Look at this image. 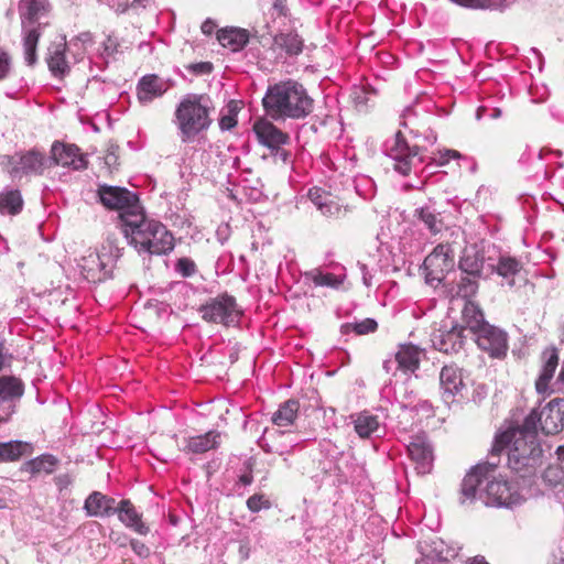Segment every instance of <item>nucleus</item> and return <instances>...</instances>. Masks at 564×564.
Segmentation results:
<instances>
[{"instance_id": "16", "label": "nucleus", "mask_w": 564, "mask_h": 564, "mask_svg": "<svg viewBox=\"0 0 564 564\" xmlns=\"http://www.w3.org/2000/svg\"><path fill=\"white\" fill-rule=\"evenodd\" d=\"M458 270L473 276H488L485 252L477 243L468 245L463 249Z\"/></svg>"}, {"instance_id": "25", "label": "nucleus", "mask_w": 564, "mask_h": 564, "mask_svg": "<svg viewBox=\"0 0 564 564\" xmlns=\"http://www.w3.org/2000/svg\"><path fill=\"white\" fill-rule=\"evenodd\" d=\"M248 30L240 28H225L217 31V40L224 47H230L232 52L242 50L249 43Z\"/></svg>"}, {"instance_id": "29", "label": "nucleus", "mask_w": 564, "mask_h": 564, "mask_svg": "<svg viewBox=\"0 0 564 564\" xmlns=\"http://www.w3.org/2000/svg\"><path fill=\"white\" fill-rule=\"evenodd\" d=\"M421 349L412 344H402L395 354L397 369L414 372L420 367Z\"/></svg>"}, {"instance_id": "55", "label": "nucleus", "mask_w": 564, "mask_h": 564, "mask_svg": "<svg viewBox=\"0 0 564 564\" xmlns=\"http://www.w3.org/2000/svg\"><path fill=\"white\" fill-rule=\"evenodd\" d=\"M130 546L140 557H148L150 555V549L139 540L132 539L130 541Z\"/></svg>"}, {"instance_id": "49", "label": "nucleus", "mask_w": 564, "mask_h": 564, "mask_svg": "<svg viewBox=\"0 0 564 564\" xmlns=\"http://www.w3.org/2000/svg\"><path fill=\"white\" fill-rule=\"evenodd\" d=\"M248 508L257 512L261 509H269L271 507V502L265 499V496H250L247 500Z\"/></svg>"}, {"instance_id": "18", "label": "nucleus", "mask_w": 564, "mask_h": 564, "mask_svg": "<svg viewBox=\"0 0 564 564\" xmlns=\"http://www.w3.org/2000/svg\"><path fill=\"white\" fill-rule=\"evenodd\" d=\"M21 30L37 26L40 19L47 15L52 6L48 0H20L18 4Z\"/></svg>"}, {"instance_id": "56", "label": "nucleus", "mask_w": 564, "mask_h": 564, "mask_svg": "<svg viewBox=\"0 0 564 564\" xmlns=\"http://www.w3.org/2000/svg\"><path fill=\"white\" fill-rule=\"evenodd\" d=\"M308 197L318 209L328 200V197L323 195L318 188L310 189Z\"/></svg>"}, {"instance_id": "42", "label": "nucleus", "mask_w": 564, "mask_h": 564, "mask_svg": "<svg viewBox=\"0 0 564 564\" xmlns=\"http://www.w3.org/2000/svg\"><path fill=\"white\" fill-rule=\"evenodd\" d=\"M378 329V323L375 318H365L361 322L356 323H345L340 326V333L343 335H347L350 332L356 333L357 335H367L370 333H375Z\"/></svg>"}, {"instance_id": "60", "label": "nucleus", "mask_w": 564, "mask_h": 564, "mask_svg": "<svg viewBox=\"0 0 564 564\" xmlns=\"http://www.w3.org/2000/svg\"><path fill=\"white\" fill-rule=\"evenodd\" d=\"M274 158L279 161H281L282 163L286 164L289 161H290V156H291V153L290 151L288 150H284L282 149L281 147H279L278 149H275L273 152H271Z\"/></svg>"}, {"instance_id": "61", "label": "nucleus", "mask_w": 564, "mask_h": 564, "mask_svg": "<svg viewBox=\"0 0 564 564\" xmlns=\"http://www.w3.org/2000/svg\"><path fill=\"white\" fill-rule=\"evenodd\" d=\"M239 111H240L239 102L237 100L231 99L227 104V113L226 115L231 116L237 119Z\"/></svg>"}, {"instance_id": "11", "label": "nucleus", "mask_w": 564, "mask_h": 564, "mask_svg": "<svg viewBox=\"0 0 564 564\" xmlns=\"http://www.w3.org/2000/svg\"><path fill=\"white\" fill-rule=\"evenodd\" d=\"M391 158L395 161L394 170L403 176H408L415 166V161L423 162V158L419 155L420 147H410L401 131L395 133V142L391 148Z\"/></svg>"}, {"instance_id": "20", "label": "nucleus", "mask_w": 564, "mask_h": 564, "mask_svg": "<svg viewBox=\"0 0 564 564\" xmlns=\"http://www.w3.org/2000/svg\"><path fill=\"white\" fill-rule=\"evenodd\" d=\"M19 165L9 170V174L12 177H17L20 174L42 175L45 167H48V158L41 151L32 149L20 155Z\"/></svg>"}, {"instance_id": "24", "label": "nucleus", "mask_w": 564, "mask_h": 564, "mask_svg": "<svg viewBox=\"0 0 564 564\" xmlns=\"http://www.w3.org/2000/svg\"><path fill=\"white\" fill-rule=\"evenodd\" d=\"M66 39L63 37V42L53 44L48 47L46 57L47 66L52 75L56 78H64L69 74L70 67L66 61Z\"/></svg>"}, {"instance_id": "33", "label": "nucleus", "mask_w": 564, "mask_h": 564, "mask_svg": "<svg viewBox=\"0 0 564 564\" xmlns=\"http://www.w3.org/2000/svg\"><path fill=\"white\" fill-rule=\"evenodd\" d=\"M539 429L541 430V417L538 409L531 410V412L524 417L523 422L516 427H511L509 433L512 436H521L533 440H539Z\"/></svg>"}, {"instance_id": "43", "label": "nucleus", "mask_w": 564, "mask_h": 564, "mask_svg": "<svg viewBox=\"0 0 564 564\" xmlns=\"http://www.w3.org/2000/svg\"><path fill=\"white\" fill-rule=\"evenodd\" d=\"M305 278L312 280L317 286L338 288L340 280L333 273H323L319 270H312L305 273Z\"/></svg>"}, {"instance_id": "15", "label": "nucleus", "mask_w": 564, "mask_h": 564, "mask_svg": "<svg viewBox=\"0 0 564 564\" xmlns=\"http://www.w3.org/2000/svg\"><path fill=\"white\" fill-rule=\"evenodd\" d=\"M466 388L463 380V370L456 366H444L440 372V389L442 399L449 404L457 395L463 397L462 391Z\"/></svg>"}, {"instance_id": "48", "label": "nucleus", "mask_w": 564, "mask_h": 564, "mask_svg": "<svg viewBox=\"0 0 564 564\" xmlns=\"http://www.w3.org/2000/svg\"><path fill=\"white\" fill-rule=\"evenodd\" d=\"M254 465V460L252 458H249L245 462L243 466H245V469L242 470V473L239 475L238 477V481H237V485L239 486H248L252 482L253 480V477H252V467Z\"/></svg>"}, {"instance_id": "12", "label": "nucleus", "mask_w": 564, "mask_h": 564, "mask_svg": "<svg viewBox=\"0 0 564 564\" xmlns=\"http://www.w3.org/2000/svg\"><path fill=\"white\" fill-rule=\"evenodd\" d=\"M52 165H63L75 171H82L87 169L88 161L76 144L54 141L51 147V156H48V166Z\"/></svg>"}, {"instance_id": "64", "label": "nucleus", "mask_w": 564, "mask_h": 564, "mask_svg": "<svg viewBox=\"0 0 564 564\" xmlns=\"http://www.w3.org/2000/svg\"><path fill=\"white\" fill-rule=\"evenodd\" d=\"M239 555L241 557V560H247L249 558V555H250V546H249V543L246 542V541H241L240 542V545H239Z\"/></svg>"}, {"instance_id": "3", "label": "nucleus", "mask_w": 564, "mask_h": 564, "mask_svg": "<svg viewBox=\"0 0 564 564\" xmlns=\"http://www.w3.org/2000/svg\"><path fill=\"white\" fill-rule=\"evenodd\" d=\"M212 110L213 101L207 94H187L182 98L174 116L183 143L193 141L199 133L209 129L213 123Z\"/></svg>"}, {"instance_id": "57", "label": "nucleus", "mask_w": 564, "mask_h": 564, "mask_svg": "<svg viewBox=\"0 0 564 564\" xmlns=\"http://www.w3.org/2000/svg\"><path fill=\"white\" fill-rule=\"evenodd\" d=\"M237 124H238V119H236L231 116L223 115L219 118V128L221 131H230Z\"/></svg>"}, {"instance_id": "53", "label": "nucleus", "mask_w": 564, "mask_h": 564, "mask_svg": "<svg viewBox=\"0 0 564 564\" xmlns=\"http://www.w3.org/2000/svg\"><path fill=\"white\" fill-rule=\"evenodd\" d=\"M118 151L119 145L115 143H110L107 149V154L105 158V163L108 166H116L118 164Z\"/></svg>"}, {"instance_id": "40", "label": "nucleus", "mask_w": 564, "mask_h": 564, "mask_svg": "<svg viewBox=\"0 0 564 564\" xmlns=\"http://www.w3.org/2000/svg\"><path fill=\"white\" fill-rule=\"evenodd\" d=\"M438 216L440 214L430 207H419L414 210V217L420 219L432 235H437L442 231L443 221Z\"/></svg>"}, {"instance_id": "5", "label": "nucleus", "mask_w": 564, "mask_h": 564, "mask_svg": "<svg viewBox=\"0 0 564 564\" xmlns=\"http://www.w3.org/2000/svg\"><path fill=\"white\" fill-rule=\"evenodd\" d=\"M99 203L109 210L118 212L119 227L122 232L144 210L139 195L122 186L100 184L97 188Z\"/></svg>"}, {"instance_id": "30", "label": "nucleus", "mask_w": 564, "mask_h": 564, "mask_svg": "<svg viewBox=\"0 0 564 564\" xmlns=\"http://www.w3.org/2000/svg\"><path fill=\"white\" fill-rule=\"evenodd\" d=\"M47 23H39L37 26L30 28L29 30H21L23 35V51L24 61L28 66L33 67L37 63L36 48L42 35V29Z\"/></svg>"}, {"instance_id": "19", "label": "nucleus", "mask_w": 564, "mask_h": 564, "mask_svg": "<svg viewBox=\"0 0 564 564\" xmlns=\"http://www.w3.org/2000/svg\"><path fill=\"white\" fill-rule=\"evenodd\" d=\"M525 502L524 496H463L459 505L473 507L478 503L481 507L506 508L513 510Z\"/></svg>"}, {"instance_id": "17", "label": "nucleus", "mask_w": 564, "mask_h": 564, "mask_svg": "<svg viewBox=\"0 0 564 564\" xmlns=\"http://www.w3.org/2000/svg\"><path fill=\"white\" fill-rule=\"evenodd\" d=\"M24 393V383L14 376L0 377V409L12 415L15 412L17 403Z\"/></svg>"}, {"instance_id": "32", "label": "nucleus", "mask_w": 564, "mask_h": 564, "mask_svg": "<svg viewBox=\"0 0 564 564\" xmlns=\"http://www.w3.org/2000/svg\"><path fill=\"white\" fill-rule=\"evenodd\" d=\"M408 452L412 460L420 465L421 471L425 473L433 460V452L424 438L416 436L408 445Z\"/></svg>"}, {"instance_id": "39", "label": "nucleus", "mask_w": 564, "mask_h": 564, "mask_svg": "<svg viewBox=\"0 0 564 564\" xmlns=\"http://www.w3.org/2000/svg\"><path fill=\"white\" fill-rule=\"evenodd\" d=\"M57 464V459L51 454H44L33 459L25 462L22 466L23 471H28L32 475L45 473L51 474L54 470V466Z\"/></svg>"}, {"instance_id": "58", "label": "nucleus", "mask_w": 564, "mask_h": 564, "mask_svg": "<svg viewBox=\"0 0 564 564\" xmlns=\"http://www.w3.org/2000/svg\"><path fill=\"white\" fill-rule=\"evenodd\" d=\"M354 102L356 105V108L359 111L366 110L367 102H368V98H367L366 91H364V90L355 91L354 93Z\"/></svg>"}, {"instance_id": "52", "label": "nucleus", "mask_w": 564, "mask_h": 564, "mask_svg": "<svg viewBox=\"0 0 564 564\" xmlns=\"http://www.w3.org/2000/svg\"><path fill=\"white\" fill-rule=\"evenodd\" d=\"M319 210L324 216L327 217L338 216L341 213L340 206L330 199L326 200Z\"/></svg>"}, {"instance_id": "54", "label": "nucleus", "mask_w": 564, "mask_h": 564, "mask_svg": "<svg viewBox=\"0 0 564 564\" xmlns=\"http://www.w3.org/2000/svg\"><path fill=\"white\" fill-rule=\"evenodd\" d=\"M11 67V58L7 52H0V80L4 79Z\"/></svg>"}, {"instance_id": "34", "label": "nucleus", "mask_w": 564, "mask_h": 564, "mask_svg": "<svg viewBox=\"0 0 564 564\" xmlns=\"http://www.w3.org/2000/svg\"><path fill=\"white\" fill-rule=\"evenodd\" d=\"M33 451L31 443L14 440L0 443V462H15Z\"/></svg>"}, {"instance_id": "13", "label": "nucleus", "mask_w": 564, "mask_h": 564, "mask_svg": "<svg viewBox=\"0 0 564 564\" xmlns=\"http://www.w3.org/2000/svg\"><path fill=\"white\" fill-rule=\"evenodd\" d=\"M252 130L258 142L271 152L290 142V135L265 118L258 119L253 123Z\"/></svg>"}, {"instance_id": "7", "label": "nucleus", "mask_w": 564, "mask_h": 564, "mask_svg": "<svg viewBox=\"0 0 564 564\" xmlns=\"http://www.w3.org/2000/svg\"><path fill=\"white\" fill-rule=\"evenodd\" d=\"M198 312L205 322L223 324L227 327L237 324L242 314L237 307L236 299L228 293L209 299L199 306Z\"/></svg>"}, {"instance_id": "35", "label": "nucleus", "mask_w": 564, "mask_h": 564, "mask_svg": "<svg viewBox=\"0 0 564 564\" xmlns=\"http://www.w3.org/2000/svg\"><path fill=\"white\" fill-rule=\"evenodd\" d=\"M300 410V403L295 399H289L281 403L272 415V422L280 427H286L294 423Z\"/></svg>"}, {"instance_id": "9", "label": "nucleus", "mask_w": 564, "mask_h": 564, "mask_svg": "<svg viewBox=\"0 0 564 564\" xmlns=\"http://www.w3.org/2000/svg\"><path fill=\"white\" fill-rule=\"evenodd\" d=\"M478 347L491 357H505L508 350V335L488 322L474 335Z\"/></svg>"}, {"instance_id": "62", "label": "nucleus", "mask_w": 564, "mask_h": 564, "mask_svg": "<svg viewBox=\"0 0 564 564\" xmlns=\"http://www.w3.org/2000/svg\"><path fill=\"white\" fill-rule=\"evenodd\" d=\"M0 164L4 169L11 167V170L13 169V166H20L19 165V161H15V158L11 156V155H3V156H1L0 158Z\"/></svg>"}, {"instance_id": "14", "label": "nucleus", "mask_w": 564, "mask_h": 564, "mask_svg": "<svg viewBox=\"0 0 564 564\" xmlns=\"http://www.w3.org/2000/svg\"><path fill=\"white\" fill-rule=\"evenodd\" d=\"M541 431L545 435H555L564 429V398H554L541 411Z\"/></svg>"}, {"instance_id": "47", "label": "nucleus", "mask_w": 564, "mask_h": 564, "mask_svg": "<svg viewBox=\"0 0 564 564\" xmlns=\"http://www.w3.org/2000/svg\"><path fill=\"white\" fill-rule=\"evenodd\" d=\"M76 476L70 473L58 474L54 477L55 485L58 491L72 490Z\"/></svg>"}, {"instance_id": "50", "label": "nucleus", "mask_w": 564, "mask_h": 564, "mask_svg": "<svg viewBox=\"0 0 564 564\" xmlns=\"http://www.w3.org/2000/svg\"><path fill=\"white\" fill-rule=\"evenodd\" d=\"M186 68L194 75H207L214 69V65L210 62H198L186 66Z\"/></svg>"}, {"instance_id": "4", "label": "nucleus", "mask_w": 564, "mask_h": 564, "mask_svg": "<svg viewBox=\"0 0 564 564\" xmlns=\"http://www.w3.org/2000/svg\"><path fill=\"white\" fill-rule=\"evenodd\" d=\"M543 449L540 440L512 436V446L508 452V466L514 480H519L523 489L529 487L538 466L542 463Z\"/></svg>"}, {"instance_id": "21", "label": "nucleus", "mask_w": 564, "mask_h": 564, "mask_svg": "<svg viewBox=\"0 0 564 564\" xmlns=\"http://www.w3.org/2000/svg\"><path fill=\"white\" fill-rule=\"evenodd\" d=\"M541 371L535 380V390L539 394H544L549 391L550 382L558 366L557 349L555 347L545 348L541 354Z\"/></svg>"}, {"instance_id": "37", "label": "nucleus", "mask_w": 564, "mask_h": 564, "mask_svg": "<svg viewBox=\"0 0 564 564\" xmlns=\"http://www.w3.org/2000/svg\"><path fill=\"white\" fill-rule=\"evenodd\" d=\"M486 278L487 276H473L460 272L459 279L456 282V295L466 301L471 300L478 292L479 280Z\"/></svg>"}, {"instance_id": "46", "label": "nucleus", "mask_w": 564, "mask_h": 564, "mask_svg": "<svg viewBox=\"0 0 564 564\" xmlns=\"http://www.w3.org/2000/svg\"><path fill=\"white\" fill-rule=\"evenodd\" d=\"M175 269L183 278H189L195 274L196 264L192 259L183 257L176 261Z\"/></svg>"}, {"instance_id": "26", "label": "nucleus", "mask_w": 564, "mask_h": 564, "mask_svg": "<svg viewBox=\"0 0 564 564\" xmlns=\"http://www.w3.org/2000/svg\"><path fill=\"white\" fill-rule=\"evenodd\" d=\"M486 323L481 307L473 300L466 301L462 310V323H459L465 326V332L468 329L474 336Z\"/></svg>"}, {"instance_id": "45", "label": "nucleus", "mask_w": 564, "mask_h": 564, "mask_svg": "<svg viewBox=\"0 0 564 564\" xmlns=\"http://www.w3.org/2000/svg\"><path fill=\"white\" fill-rule=\"evenodd\" d=\"M448 553L444 549L438 550L436 546L433 547L427 554L422 553V557L416 560L415 564H436V562H446L448 560Z\"/></svg>"}, {"instance_id": "63", "label": "nucleus", "mask_w": 564, "mask_h": 564, "mask_svg": "<svg viewBox=\"0 0 564 564\" xmlns=\"http://www.w3.org/2000/svg\"><path fill=\"white\" fill-rule=\"evenodd\" d=\"M215 28H216V23L213 20L207 19L206 21L203 22L200 30L204 34L210 35L214 32Z\"/></svg>"}, {"instance_id": "41", "label": "nucleus", "mask_w": 564, "mask_h": 564, "mask_svg": "<svg viewBox=\"0 0 564 564\" xmlns=\"http://www.w3.org/2000/svg\"><path fill=\"white\" fill-rule=\"evenodd\" d=\"M379 429L377 416L361 413L355 421V431L362 437L367 438Z\"/></svg>"}, {"instance_id": "51", "label": "nucleus", "mask_w": 564, "mask_h": 564, "mask_svg": "<svg viewBox=\"0 0 564 564\" xmlns=\"http://www.w3.org/2000/svg\"><path fill=\"white\" fill-rule=\"evenodd\" d=\"M499 464H500V457H498L496 455H492V454H488L486 460H481V462H479L476 465L477 466H481L482 469L486 470V471H489V473H492L494 475H497L496 470H497Z\"/></svg>"}, {"instance_id": "22", "label": "nucleus", "mask_w": 564, "mask_h": 564, "mask_svg": "<svg viewBox=\"0 0 564 564\" xmlns=\"http://www.w3.org/2000/svg\"><path fill=\"white\" fill-rule=\"evenodd\" d=\"M220 443L221 432L210 430L204 434L185 437L182 451L193 454H203L210 449L218 448Z\"/></svg>"}, {"instance_id": "27", "label": "nucleus", "mask_w": 564, "mask_h": 564, "mask_svg": "<svg viewBox=\"0 0 564 564\" xmlns=\"http://www.w3.org/2000/svg\"><path fill=\"white\" fill-rule=\"evenodd\" d=\"M138 98L141 102L152 101L165 91L163 80L155 74L143 76L138 83Z\"/></svg>"}, {"instance_id": "8", "label": "nucleus", "mask_w": 564, "mask_h": 564, "mask_svg": "<svg viewBox=\"0 0 564 564\" xmlns=\"http://www.w3.org/2000/svg\"><path fill=\"white\" fill-rule=\"evenodd\" d=\"M449 246L440 243L424 259L423 273L429 285L445 283L446 275L454 271L455 261Z\"/></svg>"}, {"instance_id": "38", "label": "nucleus", "mask_w": 564, "mask_h": 564, "mask_svg": "<svg viewBox=\"0 0 564 564\" xmlns=\"http://www.w3.org/2000/svg\"><path fill=\"white\" fill-rule=\"evenodd\" d=\"M273 43L291 56L301 54L304 46L302 37L296 33H279Z\"/></svg>"}, {"instance_id": "31", "label": "nucleus", "mask_w": 564, "mask_h": 564, "mask_svg": "<svg viewBox=\"0 0 564 564\" xmlns=\"http://www.w3.org/2000/svg\"><path fill=\"white\" fill-rule=\"evenodd\" d=\"M115 502L110 496H87L84 509L90 517H110L117 512Z\"/></svg>"}, {"instance_id": "2", "label": "nucleus", "mask_w": 564, "mask_h": 564, "mask_svg": "<svg viewBox=\"0 0 564 564\" xmlns=\"http://www.w3.org/2000/svg\"><path fill=\"white\" fill-rule=\"evenodd\" d=\"M121 234L139 253L162 256L174 249V238L171 231L162 223L148 219L144 212L128 223V227Z\"/></svg>"}, {"instance_id": "23", "label": "nucleus", "mask_w": 564, "mask_h": 564, "mask_svg": "<svg viewBox=\"0 0 564 564\" xmlns=\"http://www.w3.org/2000/svg\"><path fill=\"white\" fill-rule=\"evenodd\" d=\"M522 270L523 264L518 259L510 256H500L496 264H487V273H497L499 276L507 280V284L510 288L514 286V278L519 275Z\"/></svg>"}, {"instance_id": "10", "label": "nucleus", "mask_w": 564, "mask_h": 564, "mask_svg": "<svg viewBox=\"0 0 564 564\" xmlns=\"http://www.w3.org/2000/svg\"><path fill=\"white\" fill-rule=\"evenodd\" d=\"M466 339L465 326L457 322L453 323L449 328L444 326L431 334L433 348L444 354L459 352L463 349Z\"/></svg>"}, {"instance_id": "36", "label": "nucleus", "mask_w": 564, "mask_h": 564, "mask_svg": "<svg viewBox=\"0 0 564 564\" xmlns=\"http://www.w3.org/2000/svg\"><path fill=\"white\" fill-rule=\"evenodd\" d=\"M23 208V198L19 189H9L0 193V213L18 215Z\"/></svg>"}, {"instance_id": "28", "label": "nucleus", "mask_w": 564, "mask_h": 564, "mask_svg": "<svg viewBox=\"0 0 564 564\" xmlns=\"http://www.w3.org/2000/svg\"><path fill=\"white\" fill-rule=\"evenodd\" d=\"M116 509L120 521L127 527L142 535L149 533V528L141 521V514L137 512L130 500H122Z\"/></svg>"}, {"instance_id": "44", "label": "nucleus", "mask_w": 564, "mask_h": 564, "mask_svg": "<svg viewBox=\"0 0 564 564\" xmlns=\"http://www.w3.org/2000/svg\"><path fill=\"white\" fill-rule=\"evenodd\" d=\"M511 443H512V435L509 433V431L502 432V433L496 435V437L492 442L491 448L489 451V454L500 457L502 452H505L506 448Z\"/></svg>"}, {"instance_id": "6", "label": "nucleus", "mask_w": 564, "mask_h": 564, "mask_svg": "<svg viewBox=\"0 0 564 564\" xmlns=\"http://www.w3.org/2000/svg\"><path fill=\"white\" fill-rule=\"evenodd\" d=\"M523 490L519 480L503 475H494L481 466L474 465L462 481L460 494H518Z\"/></svg>"}, {"instance_id": "1", "label": "nucleus", "mask_w": 564, "mask_h": 564, "mask_svg": "<svg viewBox=\"0 0 564 564\" xmlns=\"http://www.w3.org/2000/svg\"><path fill=\"white\" fill-rule=\"evenodd\" d=\"M262 106L273 121L301 120L313 112L314 99L301 83L288 79L268 86Z\"/></svg>"}, {"instance_id": "59", "label": "nucleus", "mask_w": 564, "mask_h": 564, "mask_svg": "<svg viewBox=\"0 0 564 564\" xmlns=\"http://www.w3.org/2000/svg\"><path fill=\"white\" fill-rule=\"evenodd\" d=\"M272 9L278 12L280 17H286L289 14V8L286 0H271Z\"/></svg>"}]
</instances>
